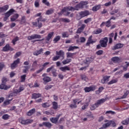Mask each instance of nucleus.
Segmentation results:
<instances>
[{"instance_id": "1", "label": "nucleus", "mask_w": 129, "mask_h": 129, "mask_svg": "<svg viewBox=\"0 0 129 129\" xmlns=\"http://www.w3.org/2000/svg\"><path fill=\"white\" fill-rule=\"evenodd\" d=\"M42 15V13H39L35 15V17H40L39 18L37 19L36 20L37 22H35L32 23V25L34 26V27H38V29H41V28L43 26V24H42V22L45 23L46 21H47V19H43V17L41 16Z\"/></svg>"}, {"instance_id": "2", "label": "nucleus", "mask_w": 129, "mask_h": 129, "mask_svg": "<svg viewBox=\"0 0 129 129\" xmlns=\"http://www.w3.org/2000/svg\"><path fill=\"white\" fill-rule=\"evenodd\" d=\"M106 101V98H105V99L102 98L98 100L96 103H95L94 104L92 105L90 107L91 110H95V108H96V107H98L99 105H101V104H102L103 103H104V102H105Z\"/></svg>"}, {"instance_id": "3", "label": "nucleus", "mask_w": 129, "mask_h": 129, "mask_svg": "<svg viewBox=\"0 0 129 129\" xmlns=\"http://www.w3.org/2000/svg\"><path fill=\"white\" fill-rule=\"evenodd\" d=\"M19 122L21 123V124H24V125H27V124H30V123H32L33 122V120L32 119H25L22 117H20L19 118Z\"/></svg>"}, {"instance_id": "4", "label": "nucleus", "mask_w": 129, "mask_h": 129, "mask_svg": "<svg viewBox=\"0 0 129 129\" xmlns=\"http://www.w3.org/2000/svg\"><path fill=\"white\" fill-rule=\"evenodd\" d=\"M108 42V38L107 37H105L103 39L100 41V44H101V47L103 48H105L107 46V42Z\"/></svg>"}, {"instance_id": "5", "label": "nucleus", "mask_w": 129, "mask_h": 129, "mask_svg": "<svg viewBox=\"0 0 129 129\" xmlns=\"http://www.w3.org/2000/svg\"><path fill=\"white\" fill-rule=\"evenodd\" d=\"M110 125H112L113 127H115V126H116V123H115V122L113 120H110L108 123H104L103 126L104 127H109Z\"/></svg>"}, {"instance_id": "6", "label": "nucleus", "mask_w": 129, "mask_h": 129, "mask_svg": "<svg viewBox=\"0 0 129 129\" xmlns=\"http://www.w3.org/2000/svg\"><path fill=\"white\" fill-rule=\"evenodd\" d=\"M20 58H18L17 60H14L12 63L11 64V69H16L18 67V65L20 64Z\"/></svg>"}, {"instance_id": "7", "label": "nucleus", "mask_w": 129, "mask_h": 129, "mask_svg": "<svg viewBox=\"0 0 129 129\" xmlns=\"http://www.w3.org/2000/svg\"><path fill=\"white\" fill-rule=\"evenodd\" d=\"M41 36L39 34H33L31 36H29L27 37L28 40L29 41H31V40H34L35 39H41Z\"/></svg>"}, {"instance_id": "8", "label": "nucleus", "mask_w": 129, "mask_h": 129, "mask_svg": "<svg viewBox=\"0 0 129 129\" xmlns=\"http://www.w3.org/2000/svg\"><path fill=\"white\" fill-rule=\"evenodd\" d=\"M11 87L12 86L10 85H7L6 84H4L3 83L0 84V89L2 90H8V89H10Z\"/></svg>"}, {"instance_id": "9", "label": "nucleus", "mask_w": 129, "mask_h": 129, "mask_svg": "<svg viewBox=\"0 0 129 129\" xmlns=\"http://www.w3.org/2000/svg\"><path fill=\"white\" fill-rule=\"evenodd\" d=\"M2 51H3V52H8L9 51H14V48H13L11 46H10V44H7L5 46L3 47Z\"/></svg>"}, {"instance_id": "10", "label": "nucleus", "mask_w": 129, "mask_h": 129, "mask_svg": "<svg viewBox=\"0 0 129 129\" xmlns=\"http://www.w3.org/2000/svg\"><path fill=\"white\" fill-rule=\"evenodd\" d=\"M79 15L80 17H81L80 19H82V18H85V17H87V16H89V11L87 10L82 11L79 13Z\"/></svg>"}, {"instance_id": "11", "label": "nucleus", "mask_w": 129, "mask_h": 129, "mask_svg": "<svg viewBox=\"0 0 129 129\" xmlns=\"http://www.w3.org/2000/svg\"><path fill=\"white\" fill-rule=\"evenodd\" d=\"M96 89V86H92L90 87H87L84 88L85 92H90V91H94Z\"/></svg>"}, {"instance_id": "12", "label": "nucleus", "mask_w": 129, "mask_h": 129, "mask_svg": "<svg viewBox=\"0 0 129 129\" xmlns=\"http://www.w3.org/2000/svg\"><path fill=\"white\" fill-rule=\"evenodd\" d=\"M74 7L72 6L64 7V8L61 10V13H65V12H68L69 11H71V12H74Z\"/></svg>"}, {"instance_id": "13", "label": "nucleus", "mask_w": 129, "mask_h": 129, "mask_svg": "<svg viewBox=\"0 0 129 129\" xmlns=\"http://www.w3.org/2000/svg\"><path fill=\"white\" fill-rule=\"evenodd\" d=\"M60 115H58L57 116H56V117H51L50 118V121L52 122V123H57V122H58V120H59V118L60 117Z\"/></svg>"}, {"instance_id": "14", "label": "nucleus", "mask_w": 129, "mask_h": 129, "mask_svg": "<svg viewBox=\"0 0 129 129\" xmlns=\"http://www.w3.org/2000/svg\"><path fill=\"white\" fill-rule=\"evenodd\" d=\"M96 42V40H92V36H90L88 40L87 41V42L86 43V46H89L90 44H93V43H95Z\"/></svg>"}, {"instance_id": "15", "label": "nucleus", "mask_w": 129, "mask_h": 129, "mask_svg": "<svg viewBox=\"0 0 129 129\" xmlns=\"http://www.w3.org/2000/svg\"><path fill=\"white\" fill-rule=\"evenodd\" d=\"M18 93H20V92L18 89H15L13 90V93H10L8 97H13L17 96Z\"/></svg>"}, {"instance_id": "16", "label": "nucleus", "mask_w": 129, "mask_h": 129, "mask_svg": "<svg viewBox=\"0 0 129 129\" xmlns=\"http://www.w3.org/2000/svg\"><path fill=\"white\" fill-rule=\"evenodd\" d=\"M14 12H15L14 9H10L8 12L5 14V17L9 19V17L13 15V13H14Z\"/></svg>"}, {"instance_id": "17", "label": "nucleus", "mask_w": 129, "mask_h": 129, "mask_svg": "<svg viewBox=\"0 0 129 129\" xmlns=\"http://www.w3.org/2000/svg\"><path fill=\"white\" fill-rule=\"evenodd\" d=\"M40 97H42V95L40 93H34L32 95V99H37V98H40Z\"/></svg>"}, {"instance_id": "18", "label": "nucleus", "mask_w": 129, "mask_h": 129, "mask_svg": "<svg viewBox=\"0 0 129 129\" xmlns=\"http://www.w3.org/2000/svg\"><path fill=\"white\" fill-rule=\"evenodd\" d=\"M8 10H9V5H5L2 7H0V14L4 13V12H6Z\"/></svg>"}, {"instance_id": "19", "label": "nucleus", "mask_w": 129, "mask_h": 129, "mask_svg": "<svg viewBox=\"0 0 129 129\" xmlns=\"http://www.w3.org/2000/svg\"><path fill=\"white\" fill-rule=\"evenodd\" d=\"M43 51H44V49L43 48H41L39 50H37L33 52V55L35 56H38V55L43 54Z\"/></svg>"}, {"instance_id": "20", "label": "nucleus", "mask_w": 129, "mask_h": 129, "mask_svg": "<svg viewBox=\"0 0 129 129\" xmlns=\"http://www.w3.org/2000/svg\"><path fill=\"white\" fill-rule=\"evenodd\" d=\"M59 70L62 72H66V71H70V68L68 66L62 67L59 68Z\"/></svg>"}, {"instance_id": "21", "label": "nucleus", "mask_w": 129, "mask_h": 129, "mask_svg": "<svg viewBox=\"0 0 129 129\" xmlns=\"http://www.w3.org/2000/svg\"><path fill=\"white\" fill-rule=\"evenodd\" d=\"M53 35H54V32H51L48 33L47 36L45 37L46 38L45 41H49L50 40H51V38L53 37Z\"/></svg>"}, {"instance_id": "22", "label": "nucleus", "mask_w": 129, "mask_h": 129, "mask_svg": "<svg viewBox=\"0 0 129 129\" xmlns=\"http://www.w3.org/2000/svg\"><path fill=\"white\" fill-rule=\"evenodd\" d=\"M56 55H58V56H60V57H62V60L64 59V51L63 50H59V51H56Z\"/></svg>"}, {"instance_id": "23", "label": "nucleus", "mask_w": 129, "mask_h": 129, "mask_svg": "<svg viewBox=\"0 0 129 129\" xmlns=\"http://www.w3.org/2000/svg\"><path fill=\"white\" fill-rule=\"evenodd\" d=\"M35 112H36V109L33 108L28 112L27 115L28 116H31V115H33V114H34Z\"/></svg>"}, {"instance_id": "24", "label": "nucleus", "mask_w": 129, "mask_h": 129, "mask_svg": "<svg viewBox=\"0 0 129 129\" xmlns=\"http://www.w3.org/2000/svg\"><path fill=\"white\" fill-rule=\"evenodd\" d=\"M43 125H44V126H46L48 128H51V127L52 126V125H53L52 123H51V122H43Z\"/></svg>"}, {"instance_id": "25", "label": "nucleus", "mask_w": 129, "mask_h": 129, "mask_svg": "<svg viewBox=\"0 0 129 129\" xmlns=\"http://www.w3.org/2000/svg\"><path fill=\"white\" fill-rule=\"evenodd\" d=\"M123 47V44L121 43H117L114 46V50H116V49H119V48H122Z\"/></svg>"}, {"instance_id": "26", "label": "nucleus", "mask_w": 129, "mask_h": 129, "mask_svg": "<svg viewBox=\"0 0 129 129\" xmlns=\"http://www.w3.org/2000/svg\"><path fill=\"white\" fill-rule=\"evenodd\" d=\"M109 44H111L112 43V38L114 37V33H111L109 34Z\"/></svg>"}, {"instance_id": "27", "label": "nucleus", "mask_w": 129, "mask_h": 129, "mask_svg": "<svg viewBox=\"0 0 129 129\" xmlns=\"http://www.w3.org/2000/svg\"><path fill=\"white\" fill-rule=\"evenodd\" d=\"M71 61H72L71 58H67L66 59L63 60L62 63L63 65H66V64H69Z\"/></svg>"}, {"instance_id": "28", "label": "nucleus", "mask_w": 129, "mask_h": 129, "mask_svg": "<svg viewBox=\"0 0 129 129\" xmlns=\"http://www.w3.org/2000/svg\"><path fill=\"white\" fill-rule=\"evenodd\" d=\"M87 5H88V2L86 1H82L80 3V5L81 6V9H83L85 6H87Z\"/></svg>"}, {"instance_id": "29", "label": "nucleus", "mask_w": 129, "mask_h": 129, "mask_svg": "<svg viewBox=\"0 0 129 129\" xmlns=\"http://www.w3.org/2000/svg\"><path fill=\"white\" fill-rule=\"evenodd\" d=\"M76 49H79V47H78V46H71L69 47V49H68V51L69 52H70L71 51H74V50Z\"/></svg>"}, {"instance_id": "30", "label": "nucleus", "mask_w": 129, "mask_h": 129, "mask_svg": "<svg viewBox=\"0 0 129 129\" xmlns=\"http://www.w3.org/2000/svg\"><path fill=\"white\" fill-rule=\"evenodd\" d=\"M111 60L113 61L114 63H117L119 62V61H120V59H119V57L116 56L112 57Z\"/></svg>"}, {"instance_id": "31", "label": "nucleus", "mask_w": 129, "mask_h": 129, "mask_svg": "<svg viewBox=\"0 0 129 129\" xmlns=\"http://www.w3.org/2000/svg\"><path fill=\"white\" fill-rule=\"evenodd\" d=\"M53 109L56 110L58 108V103L53 101L52 102Z\"/></svg>"}, {"instance_id": "32", "label": "nucleus", "mask_w": 129, "mask_h": 129, "mask_svg": "<svg viewBox=\"0 0 129 129\" xmlns=\"http://www.w3.org/2000/svg\"><path fill=\"white\" fill-rule=\"evenodd\" d=\"M19 18V14H15L11 18V22H15Z\"/></svg>"}, {"instance_id": "33", "label": "nucleus", "mask_w": 129, "mask_h": 129, "mask_svg": "<svg viewBox=\"0 0 129 129\" xmlns=\"http://www.w3.org/2000/svg\"><path fill=\"white\" fill-rule=\"evenodd\" d=\"M102 32V29L101 28H98L96 30L94 31L93 33L95 35H98V34H100Z\"/></svg>"}, {"instance_id": "34", "label": "nucleus", "mask_w": 129, "mask_h": 129, "mask_svg": "<svg viewBox=\"0 0 129 129\" xmlns=\"http://www.w3.org/2000/svg\"><path fill=\"white\" fill-rule=\"evenodd\" d=\"M60 22H63V23H70V20L68 18H60Z\"/></svg>"}, {"instance_id": "35", "label": "nucleus", "mask_w": 129, "mask_h": 129, "mask_svg": "<svg viewBox=\"0 0 129 129\" xmlns=\"http://www.w3.org/2000/svg\"><path fill=\"white\" fill-rule=\"evenodd\" d=\"M79 9H81L80 3L74 7V11H79Z\"/></svg>"}, {"instance_id": "36", "label": "nucleus", "mask_w": 129, "mask_h": 129, "mask_svg": "<svg viewBox=\"0 0 129 129\" xmlns=\"http://www.w3.org/2000/svg\"><path fill=\"white\" fill-rule=\"evenodd\" d=\"M60 39H61V37L60 36H56L53 39V42L54 44L57 42L58 41H60Z\"/></svg>"}, {"instance_id": "37", "label": "nucleus", "mask_w": 129, "mask_h": 129, "mask_svg": "<svg viewBox=\"0 0 129 129\" xmlns=\"http://www.w3.org/2000/svg\"><path fill=\"white\" fill-rule=\"evenodd\" d=\"M3 119H4L5 120H8L10 118V115L8 114H5L3 115L2 116Z\"/></svg>"}, {"instance_id": "38", "label": "nucleus", "mask_w": 129, "mask_h": 129, "mask_svg": "<svg viewBox=\"0 0 129 129\" xmlns=\"http://www.w3.org/2000/svg\"><path fill=\"white\" fill-rule=\"evenodd\" d=\"M54 13V9H49L46 12V15H52Z\"/></svg>"}, {"instance_id": "39", "label": "nucleus", "mask_w": 129, "mask_h": 129, "mask_svg": "<svg viewBox=\"0 0 129 129\" xmlns=\"http://www.w3.org/2000/svg\"><path fill=\"white\" fill-rule=\"evenodd\" d=\"M51 73L54 77H57V70H56V69H52Z\"/></svg>"}, {"instance_id": "40", "label": "nucleus", "mask_w": 129, "mask_h": 129, "mask_svg": "<svg viewBox=\"0 0 129 129\" xmlns=\"http://www.w3.org/2000/svg\"><path fill=\"white\" fill-rule=\"evenodd\" d=\"M42 107H44V108H48V107H50V104L48 102L44 103L42 104Z\"/></svg>"}, {"instance_id": "41", "label": "nucleus", "mask_w": 129, "mask_h": 129, "mask_svg": "<svg viewBox=\"0 0 129 129\" xmlns=\"http://www.w3.org/2000/svg\"><path fill=\"white\" fill-rule=\"evenodd\" d=\"M99 9H100V5H98V6L93 7L92 10L94 12H96V11H98V10H99Z\"/></svg>"}, {"instance_id": "42", "label": "nucleus", "mask_w": 129, "mask_h": 129, "mask_svg": "<svg viewBox=\"0 0 129 129\" xmlns=\"http://www.w3.org/2000/svg\"><path fill=\"white\" fill-rule=\"evenodd\" d=\"M26 77H27L26 75H23L21 76V82H25L26 81Z\"/></svg>"}, {"instance_id": "43", "label": "nucleus", "mask_w": 129, "mask_h": 129, "mask_svg": "<svg viewBox=\"0 0 129 129\" xmlns=\"http://www.w3.org/2000/svg\"><path fill=\"white\" fill-rule=\"evenodd\" d=\"M43 80H44L45 82H50V81H51V78L49 77H44Z\"/></svg>"}, {"instance_id": "44", "label": "nucleus", "mask_w": 129, "mask_h": 129, "mask_svg": "<svg viewBox=\"0 0 129 129\" xmlns=\"http://www.w3.org/2000/svg\"><path fill=\"white\" fill-rule=\"evenodd\" d=\"M61 35L62 38H68L69 37V34L67 32L62 33Z\"/></svg>"}, {"instance_id": "45", "label": "nucleus", "mask_w": 129, "mask_h": 129, "mask_svg": "<svg viewBox=\"0 0 129 129\" xmlns=\"http://www.w3.org/2000/svg\"><path fill=\"white\" fill-rule=\"evenodd\" d=\"M91 21H92V18H88L84 20V23H85V24H88V23H90Z\"/></svg>"}, {"instance_id": "46", "label": "nucleus", "mask_w": 129, "mask_h": 129, "mask_svg": "<svg viewBox=\"0 0 129 129\" xmlns=\"http://www.w3.org/2000/svg\"><path fill=\"white\" fill-rule=\"evenodd\" d=\"M2 83L6 84L8 82V78L6 77H4L2 79Z\"/></svg>"}, {"instance_id": "47", "label": "nucleus", "mask_w": 129, "mask_h": 129, "mask_svg": "<svg viewBox=\"0 0 129 129\" xmlns=\"http://www.w3.org/2000/svg\"><path fill=\"white\" fill-rule=\"evenodd\" d=\"M39 0H36L34 2V6L35 8H39L40 7V4L39 3Z\"/></svg>"}, {"instance_id": "48", "label": "nucleus", "mask_w": 129, "mask_h": 129, "mask_svg": "<svg viewBox=\"0 0 129 129\" xmlns=\"http://www.w3.org/2000/svg\"><path fill=\"white\" fill-rule=\"evenodd\" d=\"M118 12V9H115L114 10L110 12V15H111V16H113V15H114L115 14H117Z\"/></svg>"}, {"instance_id": "49", "label": "nucleus", "mask_w": 129, "mask_h": 129, "mask_svg": "<svg viewBox=\"0 0 129 129\" xmlns=\"http://www.w3.org/2000/svg\"><path fill=\"white\" fill-rule=\"evenodd\" d=\"M109 78H110V76H105L103 78V80L106 82H107V81H109Z\"/></svg>"}, {"instance_id": "50", "label": "nucleus", "mask_w": 129, "mask_h": 129, "mask_svg": "<svg viewBox=\"0 0 129 129\" xmlns=\"http://www.w3.org/2000/svg\"><path fill=\"white\" fill-rule=\"evenodd\" d=\"M74 55V53H70V52L67 53V58H72L73 57Z\"/></svg>"}, {"instance_id": "51", "label": "nucleus", "mask_w": 129, "mask_h": 129, "mask_svg": "<svg viewBox=\"0 0 129 129\" xmlns=\"http://www.w3.org/2000/svg\"><path fill=\"white\" fill-rule=\"evenodd\" d=\"M20 23L22 24H25V23H26V17L25 16H23L22 17Z\"/></svg>"}, {"instance_id": "52", "label": "nucleus", "mask_w": 129, "mask_h": 129, "mask_svg": "<svg viewBox=\"0 0 129 129\" xmlns=\"http://www.w3.org/2000/svg\"><path fill=\"white\" fill-rule=\"evenodd\" d=\"M117 82V80H112L109 82L108 83V85L113 84V83H116Z\"/></svg>"}, {"instance_id": "53", "label": "nucleus", "mask_w": 129, "mask_h": 129, "mask_svg": "<svg viewBox=\"0 0 129 129\" xmlns=\"http://www.w3.org/2000/svg\"><path fill=\"white\" fill-rule=\"evenodd\" d=\"M110 24H111V22H110V20H108L107 22H105L106 27L109 28L110 26Z\"/></svg>"}, {"instance_id": "54", "label": "nucleus", "mask_w": 129, "mask_h": 129, "mask_svg": "<svg viewBox=\"0 0 129 129\" xmlns=\"http://www.w3.org/2000/svg\"><path fill=\"white\" fill-rule=\"evenodd\" d=\"M54 67H55V66H52L50 68H48L46 70V72H47V73H49V72H50V71H51V72H52V70H53V69H54Z\"/></svg>"}, {"instance_id": "55", "label": "nucleus", "mask_w": 129, "mask_h": 129, "mask_svg": "<svg viewBox=\"0 0 129 129\" xmlns=\"http://www.w3.org/2000/svg\"><path fill=\"white\" fill-rule=\"evenodd\" d=\"M70 108L73 109V108H77V105L76 104H71L70 105Z\"/></svg>"}, {"instance_id": "56", "label": "nucleus", "mask_w": 129, "mask_h": 129, "mask_svg": "<svg viewBox=\"0 0 129 129\" xmlns=\"http://www.w3.org/2000/svg\"><path fill=\"white\" fill-rule=\"evenodd\" d=\"M20 55H22V52H21L20 51L19 52H16V53L15 54L14 57L15 58H18V57H20Z\"/></svg>"}, {"instance_id": "57", "label": "nucleus", "mask_w": 129, "mask_h": 129, "mask_svg": "<svg viewBox=\"0 0 129 129\" xmlns=\"http://www.w3.org/2000/svg\"><path fill=\"white\" fill-rule=\"evenodd\" d=\"M17 41H19V37H18V36H17L12 40L13 45H16V42H17Z\"/></svg>"}, {"instance_id": "58", "label": "nucleus", "mask_w": 129, "mask_h": 129, "mask_svg": "<svg viewBox=\"0 0 129 129\" xmlns=\"http://www.w3.org/2000/svg\"><path fill=\"white\" fill-rule=\"evenodd\" d=\"M115 114V112L113 111H111V110H109V111H107L106 112H105V114Z\"/></svg>"}, {"instance_id": "59", "label": "nucleus", "mask_w": 129, "mask_h": 129, "mask_svg": "<svg viewBox=\"0 0 129 129\" xmlns=\"http://www.w3.org/2000/svg\"><path fill=\"white\" fill-rule=\"evenodd\" d=\"M60 58V56L56 55L52 58V61H57V60H59Z\"/></svg>"}, {"instance_id": "60", "label": "nucleus", "mask_w": 129, "mask_h": 129, "mask_svg": "<svg viewBox=\"0 0 129 129\" xmlns=\"http://www.w3.org/2000/svg\"><path fill=\"white\" fill-rule=\"evenodd\" d=\"M81 78L82 80H84V81H87V80H88V78H87V77L85 75H82Z\"/></svg>"}, {"instance_id": "61", "label": "nucleus", "mask_w": 129, "mask_h": 129, "mask_svg": "<svg viewBox=\"0 0 129 129\" xmlns=\"http://www.w3.org/2000/svg\"><path fill=\"white\" fill-rule=\"evenodd\" d=\"M52 87H53V86L52 85H47L45 87L44 89L46 90H49V89H51Z\"/></svg>"}, {"instance_id": "62", "label": "nucleus", "mask_w": 129, "mask_h": 129, "mask_svg": "<svg viewBox=\"0 0 129 129\" xmlns=\"http://www.w3.org/2000/svg\"><path fill=\"white\" fill-rule=\"evenodd\" d=\"M96 54L98 55H102L103 54V50H98V51L96 52Z\"/></svg>"}, {"instance_id": "63", "label": "nucleus", "mask_w": 129, "mask_h": 129, "mask_svg": "<svg viewBox=\"0 0 129 129\" xmlns=\"http://www.w3.org/2000/svg\"><path fill=\"white\" fill-rule=\"evenodd\" d=\"M42 3L43 4H45L46 6H50V3L49 2H47V0H42Z\"/></svg>"}, {"instance_id": "64", "label": "nucleus", "mask_w": 129, "mask_h": 129, "mask_svg": "<svg viewBox=\"0 0 129 129\" xmlns=\"http://www.w3.org/2000/svg\"><path fill=\"white\" fill-rule=\"evenodd\" d=\"M6 37H7V35L4 34L3 32H0V38H5Z\"/></svg>"}]
</instances>
